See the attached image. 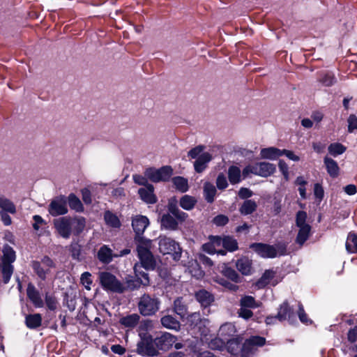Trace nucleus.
Here are the masks:
<instances>
[{
    "mask_svg": "<svg viewBox=\"0 0 357 357\" xmlns=\"http://www.w3.org/2000/svg\"><path fill=\"white\" fill-rule=\"evenodd\" d=\"M226 341L221 337H218L212 339L208 342V347L211 349L221 350L225 347Z\"/></svg>",
    "mask_w": 357,
    "mask_h": 357,
    "instance_id": "obj_52",
    "label": "nucleus"
},
{
    "mask_svg": "<svg viewBox=\"0 0 357 357\" xmlns=\"http://www.w3.org/2000/svg\"><path fill=\"white\" fill-rule=\"evenodd\" d=\"M257 204L255 201L246 199L241 206L239 211L242 215H247L255 212L257 210Z\"/></svg>",
    "mask_w": 357,
    "mask_h": 357,
    "instance_id": "obj_32",
    "label": "nucleus"
},
{
    "mask_svg": "<svg viewBox=\"0 0 357 357\" xmlns=\"http://www.w3.org/2000/svg\"><path fill=\"white\" fill-rule=\"evenodd\" d=\"M216 185L217 187L220 190H223L227 187L228 183L226 177L223 174H219L218 176Z\"/></svg>",
    "mask_w": 357,
    "mask_h": 357,
    "instance_id": "obj_61",
    "label": "nucleus"
},
{
    "mask_svg": "<svg viewBox=\"0 0 357 357\" xmlns=\"http://www.w3.org/2000/svg\"><path fill=\"white\" fill-rule=\"evenodd\" d=\"M239 303L240 306L245 308H257L260 306V304L251 296H242Z\"/></svg>",
    "mask_w": 357,
    "mask_h": 357,
    "instance_id": "obj_38",
    "label": "nucleus"
},
{
    "mask_svg": "<svg viewBox=\"0 0 357 357\" xmlns=\"http://www.w3.org/2000/svg\"><path fill=\"white\" fill-rule=\"evenodd\" d=\"M228 221V218L223 215H219L213 219V222L218 226H223L226 225Z\"/></svg>",
    "mask_w": 357,
    "mask_h": 357,
    "instance_id": "obj_63",
    "label": "nucleus"
},
{
    "mask_svg": "<svg viewBox=\"0 0 357 357\" xmlns=\"http://www.w3.org/2000/svg\"><path fill=\"white\" fill-rule=\"evenodd\" d=\"M71 256L74 259L79 260L81 246L77 243H72L70 245Z\"/></svg>",
    "mask_w": 357,
    "mask_h": 357,
    "instance_id": "obj_56",
    "label": "nucleus"
},
{
    "mask_svg": "<svg viewBox=\"0 0 357 357\" xmlns=\"http://www.w3.org/2000/svg\"><path fill=\"white\" fill-rule=\"evenodd\" d=\"M237 269L243 275H249L251 273L252 263L248 258H241L236 261Z\"/></svg>",
    "mask_w": 357,
    "mask_h": 357,
    "instance_id": "obj_33",
    "label": "nucleus"
},
{
    "mask_svg": "<svg viewBox=\"0 0 357 357\" xmlns=\"http://www.w3.org/2000/svg\"><path fill=\"white\" fill-rule=\"evenodd\" d=\"M346 149L344 145L337 142L331 144L328 148L329 153L334 157L342 154Z\"/></svg>",
    "mask_w": 357,
    "mask_h": 357,
    "instance_id": "obj_47",
    "label": "nucleus"
},
{
    "mask_svg": "<svg viewBox=\"0 0 357 357\" xmlns=\"http://www.w3.org/2000/svg\"><path fill=\"white\" fill-rule=\"evenodd\" d=\"M2 262L3 264H12L15 261V252L10 246L6 245L3 248Z\"/></svg>",
    "mask_w": 357,
    "mask_h": 357,
    "instance_id": "obj_29",
    "label": "nucleus"
},
{
    "mask_svg": "<svg viewBox=\"0 0 357 357\" xmlns=\"http://www.w3.org/2000/svg\"><path fill=\"white\" fill-rule=\"evenodd\" d=\"M173 169L170 166H163L161 168H149L145 171V176L154 183L168 181Z\"/></svg>",
    "mask_w": 357,
    "mask_h": 357,
    "instance_id": "obj_10",
    "label": "nucleus"
},
{
    "mask_svg": "<svg viewBox=\"0 0 357 357\" xmlns=\"http://www.w3.org/2000/svg\"><path fill=\"white\" fill-rule=\"evenodd\" d=\"M287 243L278 242L275 245H268L261 243H255L250 245L257 255L263 258H275L278 256L284 255L287 253Z\"/></svg>",
    "mask_w": 357,
    "mask_h": 357,
    "instance_id": "obj_3",
    "label": "nucleus"
},
{
    "mask_svg": "<svg viewBox=\"0 0 357 357\" xmlns=\"http://www.w3.org/2000/svg\"><path fill=\"white\" fill-rule=\"evenodd\" d=\"M260 156L263 159L275 160L282 156L281 149L273 146L264 148L260 151Z\"/></svg>",
    "mask_w": 357,
    "mask_h": 357,
    "instance_id": "obj_25",
    "label": "nucleus"
},
{
    "mask_svg": "<svg viewBox=\"0 0 357 357\" xmlns=\"http://www.w3.org/2000/svg\"><path fill=\"white\" fill-rule=\"evenodd\" d=\"M226 343H227L228 351L232 354H236L240 348L239 343L235 340L227 341Z\"/></svg>",
    "mask_w": 357,
    "mask_h": 357,
    "instance_id": "obj_59",
    "label": "nucleus"
},
{
    "mask_svg": "<svg viewBox=\"0 0 357 357\" xmlns=\"http://www.w3.org/2000/svg\"><path fill=\"white\" fill-rule=\"evenodd\" d=\"M216 194V188L211 183L206 182L204 185V195L205 199L209 202L212 203L214 201V198Z\"/></svg>",
    "mask_w": 357,
    "mask_h": 357,
    "instance_id": "obj_37",
    "label": "nucleus"
},
{
    "mask_svg": "<svg viewBox=\"0 0 357 357\" xmlns=\"http://www.w3.org/2000/svg\"><path fill=\"white\" fill-rule=\"evenodd\" d=\"M188 270L190 275L197 279L202 278L204 275V272L196 260L189 261Z\"/></svg>",
    "mask_w": 357,
    "mask_h": 357,
    "instance_id": "obj_36",
    "label": "nucleus"
},
{
    "mask_svg": "<svg viewBox=\"0 0 357 357\" xmlns=\"http://www.w3.org/2000/svg\"><path fill=\"white\" fill-rule=\"evenodd\" d=\"M138 193L140 198L147 204H155L157 202V197L154 194V188L151 184L139 188Z\"/></svg>",
    "mask_w": 357,
    "mask_h": 357,
    "instance_id": "obj_17",
    "label": "nucleus"
},
{
    "mask_svg": "<svg viewBox=\"0 0 357 357\" xmlns=\"http://www.w3.org/2000/svg\"><path fill=\"white\" fill-rule=\"evenodd\" d=\"M104 218L107 225L110 227L118 228L121 226V222L118 217L110 211H106L105 213Z\"/></svg>",
    "mask_w": 357,
    "mask_h": 357,
    "instance_id": "obj_44",
    "label": "nucleus"
},
{
    "mask_svg": "<svg viewBox=\"0 0 357 357\" xmlns=\"http://www.w3.org/2000/svg\"><path fill=\"white\" fill-rule=\"evenodd\" d=\"M278 167L284 179L288 181L289 175L288 165L283 160H280L278 162Z\"/></svg>",
    "mask_w": 357,
    "mask_h": 357,
    "instance_id": "obj_58",
    "label": "nucleus"
},
{
    "mask_svg": "<svg viewBox=\"0 0 357 357\" xmlns=\"http://www.w3.org/2000/svg\"><path fill=\"white\" fill-rule=\"evenodd\" d=\"M139 315L137 314H131L122 317L119 323L127 328H134L139 321Z\"/></svg>",
    "mask_w": 357,
    "mask_h": 357,
    "instance_id": "obj_34",
    "label": "nucleus"
},
{
    "mask_svg": "<svg viewBox=\"0 0 357 357\" xmlns=\"http://www.w3.org/2000/svg\"><path fill=\"white\" fill-rule=\"evenodd\" d=\"M160 300L156 296L144 294L139 298L138 311L144 317L153 316L160 310Z\"/></svg>",
    "mask_w": 357,
    "mask_h": 357,
    "instance_id": "obj_5",
    "label": "nucleus"
},
{
    "mask_svg": "<svg viewBox=\"0 0 357 357\" xmlns=\"http://www.w3.org/2000/svg\"><path fill=\"white\" fill-rule=\"evenodd\" d=\"M307 213L303 211H299L296 213V225L299 228L298 232L296 238V243L300 246H302L304 243L308 239L311 227L306 222Z\"/></svg>",
    "mask_w": 357,
    "mask_h": 357,
    "instance_id": "obj_7",
    "label": "nucleus"
},
{
    "mask_svg": "<svg viewBox=\"0 0 357 357\" xmlns=\"http://www.w3.org/2000/svg\"><path fill=\"white\" fill-rule=\"evenodd\" d=\"M277 317L280 321L288 319L290 322H292L295 319V315L293 310L289 306V304L284 302L280 305Z\"/></svg>",
    "mask_w": 357,
    "mask_h": 357,
    "instance_id": "obj_19",
    "label": "nucleus"
},
{
    "mask_svg": "<svg viewBox=\"0 0 357 357\" xmlns=\"http://www.w3.org/2000/svg\"><path fill=\"white\" fill-rule=\"evenodd\" d=\"M348 341L354 343L357 340V326L351 328L347 333Z\"/></svg>",
    "mask_w": 357,
    "mask_h": 357,
    "instance_id": "obj_64",
    "label": "nucleus"
},
{
    "mask_svg": "<svg viewBox=\"0 0 357 357\" xmlns=\"http://www.w3.org/2000/svg\"><path fill=\"white\" fill-rule=\"evenodd\" d=\"M54 227L58 234L68 239L71 234L79 235L86 227V220L81 216L61 217L54 220Z\"/></svg>",
    "mask_w": 357,
    "mask_h": 357,
    "instance_id": "obj_1",
    "label": "nucleus"
},
{
    "mask_svg": "<svg viewBox=\"0 0 357 357\" xmlns=\"http://www.w3.org/2000/svg\"><path fill=\"white\" fill-rule=\"evenodd\" d=\"M26 294L28 298L36 307H43L44 306V302L39 291L31 283L28 284L26 289Z\"/></svg>",
    "mask_w": 357,
    "mask_h": 357,
    "instance_id": "obj_16",
    "label": "nucleus"
},
{
    "mask_svg": "<svg viewBox=\"0 0 357 357\" xmlns=\"http://www.w3.org/2000/svg\"><path fill=\"white\" fill-rule=\"evenodd\" d=\"M222 247L229 252H234L238 249V243L234 238L229 236H225L223 238Z\"/></svg>",
    "mask_w": 357,
    "mask_h": 357,
    "instance_id": "obj_51",
    "label": "nucleus"
},
{
    "mask_svg": "<svg viewBox=\"0 0 357 357\" xmlns=\"http://www.w3.org/2000/svg\"><path fill=\"white\" fill-rule=\"evenodd\" d=\"M114 255L107 245H104L99 249L97 257L102 263L109 264L115 257Z\"/></svg>",
    "mask_w": 357,
    "mask_h": 357,
    "instance_id": "obj_23",
    "label": "nucleus"
},
{
    "mask_svg": "<svg viewBox=\"0 0 357 357\" xmlns=\"http://www.w3.org/2000/svg\"><path fill=\"white\" fill-rule=\"evenodd\" d=\"M250 174L259 176V167L257 162L253 165H249L243 169L242 174L243 177H247Z\"/></svg>",
    "mask_w": 357,
    "mask_h": 357,
    "instance_id": "obj_54",
    "label": "nucleus"
},
{
    "mask_svg": "<svg viewBox=\"0 0 357 357\" xmlns=\"http://www.w3.org/2000/svg\"><path fill=\"white\" fill-rule=\"evenodd\" d=\"M143 266H140L139 264L137 263L134 266V271L135 277L139 280L144 286L149 285L150 280L148 273L142 271L141 269Z\"/></svg>",
    "mask_w": 357,
    "mask_h": 357,
    "instance_id": "obj_35",
    "label": "nucleus"
},
{
    "mask_svg": "<svg viewBox=\"0 0 357 357\" xmlns=\"http://www.w3.org/2000/svg\"><path fill=\"white\" fill-rule=\"evenodd\" d=\"M319 82L326 86H331L336 82V78L333 73H326L319 79Z\"/></svg>",
    "mask_w": 357,
    "mask_h": 357,
    "instance_id": "obj_53",
    "label": "nucleus"
},
{
    "mask_svg": "<svg viewBox=\"0 0 357 357\" xmlns=\"http://www.w3.org/2000/svg\"><path fill=\"white\" fill-rule=\"evenodd\" d=\"M228 177L231 183L236 184L241 181V170L238 167L231 166L228 169Z\"/></svg>",
    "mask_w": 357,
    "mask_h": 357,
    "instance_id": "obj_42",
    "label": "nucleus"
},
{
    "mask_svg": "<svg viewBox=\"0 0 357 357\" xmlns=\"http://www.w3.org/2000/svg\"><path fill=\"white\" fill-rule=\"evenodd\" d=\"M176 341V337L174 335L169 333H165L160 337L155 338V344L159 349L166 350L172 347Z\"/></svg>",
    "mask_w": 357,
    "mask_h": 357,
    "instance_id": "obj_15",
    "label": "nucleus"
},
{
    "mask_svg": "<svg viewBox=\"0 0 357 357\" xmlns=\"http://www.w3.org/2000/svg\"><path fill=\"white\" fill-rule=\"evenodd\" d=\"M328 174L333 178H336L339 175L340 168L336 161L326 156L324 159Z\"/></svg>",
    "mask_w": 357,
    "mask_h": 357,
    "instance_id": "obj_26",
    "label": "nucleus"
},
{
    "mask_svg": "<svg viewBox=\"0 0 357 357\" xmlns=\"http://www.w3.org/2000/svg\"><path fill=\"white\" fill-rule=\"evenodd\" d=\"M161 324L166 328L178 331L181 328L180 322L172 315H165L160 319Z\"/></svg>",
    "mask_w": 357,
    "mask_h": 357,
    "instance_id": "obj_24",
    "label": "nucleus"
},
{
    "mask_svg": "<svg viewBox=\"0 0 357 357\" xmlns=\"http://www.w3.org/2000/svg\"><path fill=\"white\" fill-rule=\"evenodd\" d=\"M265 342V338L259 336H252L246 340L242 347L241 356L248 357L255 352L256 347L263 346Z\"/></svg>",
    "mask_w": 357,
    "mask_h": 357,
    "instance_id": "obj_13",
    "label": "nucleus"
},
{
    "mask_svg": "<svg viewBox=\"0 0 357 357\" xmlns=\"http://www.w3.org/2000/svg\"><path fill=\"white\" fill-rule=\"evenodd\" d=\"M48 211L52 216L65 215L68 213L66 199L63 196L57 197L50 202Z\"/></svg>",
    "mask_w": 357,
    "mask_h": 357,
    "instance_id": "obj_12",
    "label": "nucleus"
},
{
    "mask_svg": "<svg viewBox=\"0 0 357 357\" xmlns=\"http://www.w3.org/2000/svg\"><path fill=\"white\" fill-rule=\"evenodd\" d=\"M204 149V146L199 145L188 153V156L190 159H196L194 162V168L197 173L203 172L206 169L208 163L212 160V155L208 152H203Z\"/></svg>",
    "mask_w": 357,
    "mask_h": 357,
    "instance_id": "obj_6",
    "label": "nucleus"
},
{
    "mask_svg": "<svg viewBox=\"0 0 357 357\" xmlns=\"http://www.w3.org/2000/svg\"><path fill=\"white\" fill-rule=\"evenodd\" d=\"M167 207L168 213L161 217V226L168 230H176L178 222L185 221L188 214L181 211L174 202H169Z\"/></svg>",
    "mask_w": 357,
    "mask_h": 357,
    "instance_id": "obj_2",
    "label": "nucleus"
},
{
    "mask_svg": "<svg viewBox=\"0 0 357 357\" xmlns=\"http://www.w3.org/2000/svg\"><path fill=\"white\" fill-rule=\"evenodd\" d=\"M172 183L175 188L181 192H185L188 190V180L181 176H176L172 179Z\"/></svg>",
    "mask_w": 357,
    "mask_h": 357,
    "instance_id": "obj_41",
    "label": "nucleus"
},
{
    "mask_svg": "<svg viewBox=\"0 0 357 357\" xmlns=\"http://www.w3.org/2000/svg\"><path fill=\"white\" fill-rule=\"evenodd\" d=\"M0 211L8 212L11 214H15L17 212L14 203L3 195H0Z\"/></svg>",
    "mask_w": 357,
    "mask_h": 357,
    "instance_id": "obj_30",
    "label": "nucleus"
},
{
    "mask_svg": "<svg viewBox=\"0 0 357 357\" xmlns=\"http://www.w3.org/2000/svg\"><path fill=\"white\" fill-rule=\"evenodd\" d=\"M258 163L259 176L261 177H268L272 175L276 170L274 164L268 162H260Z\"/></svg>",
    "mask_w": 357,
    "mask_h": 357,
    "instance_id": "obj_27",
    "label": "nucleus"
},
{
    "mask_svg": "<svg viewBox=\"0 0 357 357\" xmlns=\"http://www.w3.org/2000/svg\"><path fill=\"white\" fill-rule=\"evenodd\" d=\"M275 272L273 270H266L262 276L256 282L258 289H262L268 284L275 285L278 281L274 280Z\"/></svg>",
    "mask_w": 357,
    "mask_h": 357,
    "instance_id": "obj_18",
    "label": "nucleus"
},
{
    "mask_svg": "<svg viewBox=\"0 0 357 357\" xmlns=\"http://www.w3.org/2000/svg\"><path fill=\"white\" fill-rule=\"evenodd\" d=\"M68 204L70 207L77 212L83 211V205L79 199L74 194H70L68 196Z\"/></svg>",
    "mask_w": 357,
    "mask_h": 357,
    "instance_id": "obj_46",
    "label": "nucleus"
},
{
    "mask_svg": "<svg viewBox=\"0 0 357 357\" xmlns=\"http://www.w3.org/2000/svg\"><path fill=\"white\" fill-rule=\"evenodd\" d=\"M236 332L235 326L230 322H227L220 326L218 331V336L222 337L225 341L231 340Z\"/></svg>",
    "mask_w": 357,
    "mask_h": 357,
    "instance_id": "obj_20",
    "label": "nucleus"
},
{
    "mask_svg": "<svg viewBox=\"0 0 357 357\" xmlns=\"http://www.w3.org/2000/svg\"><path fill=\"white\" fill-rule=\"evenodd\" d=\"M159 250L163 255H172L174 260H179L181 257V249L173 239L166 236L159 238Z\"/></svg>",
    "mask_w": 357,
    "mask_h": 357,
    "instance_id": "obj_9",
    "label": "nucleus"
},
{
    "mask_svg": "<svg viewBox=\"0 0 357 357\" xmlns=\"http://www.w3.org/2000/svg\"><path fill=\"white\" fill-rule=\"evenodd\" d=\"M151 241L146 238H140L137 243V256L139 259V265L146 270H153L155 267V260L151 252Z\"/></svg>",
    "mask_w": 357,
    "mask_h": 357,
    "instance_id": "obj_4",
    "label": "nucleus"
},
{
    "mask_svg": "<svg viewBox=\"0 0 357 357\" xmlns=\"http://www.w3.org/2000/svg\"><path fill=\"white\" fill-rule=\"evenodd\" d=\"M81 283L84 286L87 290L91 289V284H92L91 274L89 272H84L82 274L80 278Z\"/></svg>",
    "mask_w": 357,
    "mask_h": 357,
    "instance_id": "obj_55",
    "label": "nucleus"
},
{
    "mask_svg": "<svg viewBox=\"0 0 357 357\" xmlns=\"http://www.w3.org/2000/svg\"><path fill=\"white\" fill-rule=\"evenodd\" d=\"M25 324L29 328L34 329L38 328L42 324L41 314L36 313L27 315L25 318Z\"/></svg>",
    "mask_w": 357,
    "mask_h": 357,
    "instance_id": "obj_31",
    "label": "nucleus"
},
{
    "mask_svg": "<svg viewBox=\"0 0 357 357\" xmlns=\"http://www.w3.org/2000/svg\"><path fill=\"white\" fill-rule=\"evenodd\" d=\"M142 285L139 280L137 278L135 279L132 276H128L126 278L125 284H123V287L126 291H133L137 289Z\"/></svg>",
    "mask_w": 357,
    "mask_h": 357,
    "instance_id": "obj_43",
    "label": "nucleus"
},
{
    "mask_svg": "<svg viewBox=\"0 0 357 357\" xmlns=\"http://www.w3.org/2000/svg\"><path fill=\"white\" fill-rule=\"evenodd\" d=\"M187 319L188 323L191 327H197L199 331H201V328L202 326L206 327L209 323V321L207 319H202L199 312H193L190 314L188 315Z\"/></svg>",
    "mask_w": 357,
    "mask_h": 357,
    "instance_id": "obj_21",
    "label": "nucleus"
},
{
    "mask_svg": "<svg viewBox=\"0 0 357 357\" xmlns=\"http://www.w3.org/2000/svg\"><path fill=\"white\" fill-rule=\"evenodd\" d=\"M149 225V220L147 217L142 215H137L132 218V227L135 232V240L137 243L139 242L140 238H144L142 235Z\"/></svg>",
    "mask_w": 357,
    "mask_h": 357,
    "instance_id": "obj_11",
    "label": "nucleus"
},
{
    "mask_svg": "<svg viewBox=\"0 0 357 357\" xmlns=\"http://www.w3.org/2000/svg\"><path fill=\"white\" fill-rule=\"evenodd\" d=\"M348 132L351 133L357 130V116L354 114H351L348 119Z\"/></svg>",
    "mask_w": 357,
    "mask_h": 357,
    "instance_id": "obj_57",
    "label": "nucleus"
},
{
    "mask_svg": "<svg viewBox=\"0 0 357 357\" xmlns=\"http://www.w3.org/2000/svg\"><path fill=\"white\" fill-rule=\"evenodd\" d=\"M98 278L102 287L105 289L119 294L125 291L123 284L112 273L105 271L100 272L98 274Z\"/></svg>",
    "mask_w": 357,
    "mask_h": 357,
    "instance_id": "obj_8",
    "label": "nucleus"
},
{
    "mask_svg": "<svg viewBox=\"0 0 357 357\" xmlns=\"http://www.w3.org/2000/svg\"><path fill=\"white\" fill-rule=\"evenodd\" d=\"M238 317L244 319H249L253 316V312L249 308L240 307L237 312Z\"/></svg>",
    "mask_w": 357,
    "mask_h": 357,
    "instance_id": "obj_60",
    "label": "nucleus"
},
{
    "mask_svg": "<svg viewBox=\"0 0 357 357\" xmlns=\"http://www.w3.org/2000/svg\"><path fill=\"white\" fill-rule=\"evenodd\" d=\"M197 199L190 195L183 196L179 202L181 207L187 211L192 210L195 207Z\"/></svg>",
    "mask_w": 357,
    "mask_h": 357,
    "instance_id": "obj_40",
    "label": "nucleus"
},
{
    "mask_svg": "<svg viewBox=\"0 0 357 357\" xmlns=\"http://www.w3.org/2000/svg\"><path fill=\"white\" fill-rule=\"evenodd\" d=\"M209 240L211 243L213 244L215 249L220 248L223 245V238H221L218 236H211L209 237Z\"/></svg>",
    "mask_w": 357,
    "mask_h": 357,
    "instance_id": "obj_62",
    "label": "nucleus"
},
{
    "mask_svg": "<svg viewBox=\"0 0 357 357\" xmlns=\"http://www.w3.org/2000/svg\"><path fill=\"white\" fill-rule=\"evenodd\" d=\"M174 311L181 317H183L187 314L186 305L183 303L181 298H176L174 302Z\"/></svg>",
    "mask_w": 357,
    "mask_h": 357,
    "instance_id": "obj_48",
    "label": "nucleus"
},
{
    "mask_svg": "<svg viewBox=\"0 0 357 357\" xmlns=\"http://www.w3.org/2000/svg\"><path fill=\"white\" fill-rule=\"evenodd\" d=\"M14 267L12 264H3L2 269H1V273H2V281L4 284H7L10 278L11 275L13 273Z\"/></svg>",
    "mask_w": 357,
    "mask_h": 357,
    "instance_id": "obj_50",
    "label": "nucleus"
},
{
    "mask_svg": "<svg viewBox=\"0 0 357 357\" xmlns=\"http://www.w3.org/2000/svg\"><path fill=\"white\" fill-rule=\"evenodd\" d=\"M197 301L204 307L210 305L214 301L213 296L205 289H201L196 292Z\"/></svg>",
    "mask_w": 357,
    "mask_h": 357,
    "instance_id": "obj_22",
    "label": "nucleus"
},
{
    "mask_svg": "<svg viewBox=\"0 0 357 357\" xmlns=\"http://www.w3.org/2000/svg\"><path fill=\"white\" fill-rule=\"evenodd\" d=\"M137 352L146 356H155L158 354L157 349L149 338H144L137 343Z\"/></svg>",
    "mask_w": 357,
    "mask_h": 357,
    "instance_id": "obj_14",
    "label": "nucleus"
},
{
    "mask_svg": "<svg viewBox=\"0 0 357 357\" xmlns=\"http://www.w3.org/2000/svg\"><path fill=\"white\" fill-rule=\"evenodd\" d=\"M220 272L224 276H225L226 278H227L228 279L231 280L234 282L237 283L241 282V277L236 273V271L234 269L229 267L225 264H223L220 266Z\"/></svg>",
    "mask_w": 357,
    "mask_h": 357,
    "instance_id": "obj_28",
    "label": "nucleus"
},
{
    "mask_svg": "<svg viewBox=\"0 0 357 357\" xmlns=\"http://www.w3.org/2000/svg\"><path fill=\"white\" fill-rule=\"evenodd\" d=\"M346 249L349 252H357V235L349 234L346 242Z\"/></svg>",
    "mask_w": 357,
    "mask_h": 357,
    "instance_id": "obj_45",
    "label": "nucleus"
},
{
    "mask_svg": "<svg viewBox=\"0 0 357 357\" xmlns=\"http://www.w3.org/2000/svg\"><path fill=\"white\" fill-rule=\"evenodd\" d=\"M45 302L50 310L54 311L56 310L58 301L54 294L46 292L45 295Z\"/></svg>",
    "mask_w": 357,
    "mask_h": 357,
    "instance_id": "obj_49",
    "label": "nucleus"
},
{
    "mask_svg": "<svg viewBox=\"0 0 357 357\" xmlns=\"http://www.w3.org/2000/svg\"><path fill=\"white\" fill-rule=\"evenodd\" d=\"M31 267L36 274L41 279L45 280L47 275L49 273V269L45 268L40 261H33L31 263Z\"/></svg>",
    "mask_w": 357,
    "mask_h": 357,
    "instance_id": "obj_39",
    "label": "nucleus"
}]
</instances>
